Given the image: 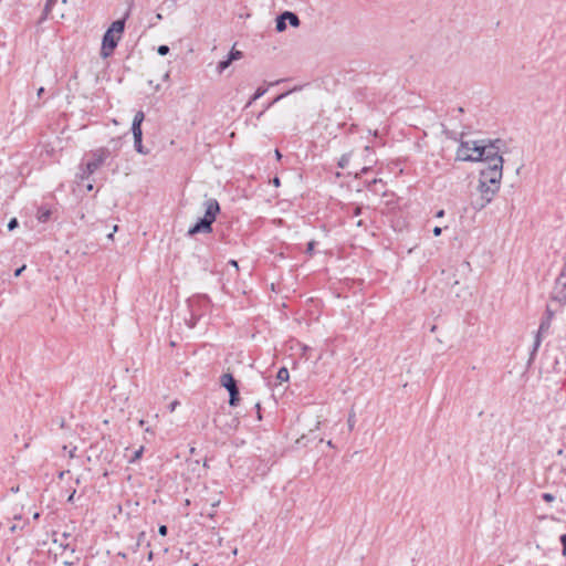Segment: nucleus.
Here are the masks:
<instances>
[{
  "instance_id": "c03bdc74",
  "label": "nucleus",
  "mask_w": 566,
  "mask_h": 566,
  "mask_svg": "<svg viewBox=\"0 0 566 566\" xmlns=\"http://www.w3.org/2000/svg\"><path fill=\"white\" fill-rule=\"evenodd\" d=\"M159 88H160V86H159L158 84H157V85H155V90H156V91H159Z\"/></svg>"
},
{
  "instance_id": "39448f33",
  "label": "nucleus",
  "mask_w": 566,
  "mask_h": 566,
  "mask_svg": "<svg viewBox=\"0 0 566 566\" xmlns=\"http://www.w3.org/2000/svg\"><path fill=\"white\" fill-rule=\"evenodd\" d=\"M481 140H461L455 153V159L460 161H479Z\"/></svg>"
},
{
  "instance_id": "a211bd4d",
  "label": "nucleus",
  "mask_w": 566,
  "mask_h": 566,
  "mask_svg": "<svg viewBox=\"0 0 566 566\" xmlns=\"http://www.w3.org/2000/svg\"><path fill=\"white\" fill-rule=\"evenodd\" d=\"M231 61L239 60L242 57V52L240 51H231L229 54Z\"/></svg>"
},
{
  "instance_id": "6ab92c4d",
  "label": "nucleus",
  "mask_w": 566,
  "mask_h": 566,
  "mask_svg": "<svg viewBox=\"0 0 566 566\" xmlns=\"http://www.w3.org/2000/svg\"><path fill=\"white\" fill-rule=\"evenodd\" d=\"M157 52L159 55H166L169 53V46L167 45H159L157 49Z\"/></svg>"
},
{
  "instance_id": "cd10ccee",
  "label": "nucleus",
  "mask_w": 566,
  "mask_h": 566,
  "mask_svg": "<svg viewBox=\"0 0 566 566\" xmlns=\"http://www.w3.org/2000/svg\"><path fill=\"white\" fill-rule=\"evenodd\" d=\"M441 231H442V230H441V228H439V227H436V228H433V230H432V232H433V234H434L436 237H439V235L441 234Z\"/></svg>"
},
{
  "instance_id": "58836bf2",
  "label": "nucleus",
  "mask_w": 566,
  "mask_h": 566,
  "mask_svg": "<svg viewBox=\"0 0 566 566\" xmlns=\"http://www.w3.org/2000/svg\"><path fill=\"white\" fill-rule=\"evenodd\" d=\"M307 350H308V347H307V346H304V347H303V352H304V354H303V355H306Z\"/></svg>"
},
{
  "instance_id": "b1692460",
  "label": "nucleus",
  "mask_w": 566,
  "mask_h": 566,
  "mask_svg": "<svg viewBox=\"0 0 566 566\" xmlns=\"http://www.w3.org/2000/svg\"><path fill=\"white\" fill-rule=\"evenodd\" d=\"M167 532H168V528L166 525H160L159 528H158V533L161 535V536H166L167 535Z\"/></svg>"
},
{
  "instance_id": "ea45409f",
  "label": "nucleus",
  "mask_w": 566,
  "mask_h": 566,
  "mask_svg": "<svg viewBox=\"0 0 566 566\" xmlns=\"http://www.w3.org/2000/svg\"><path fill=\"white\" fill-rule=\"evenodd\" d=\"M357 227H361L363 226V221L361 220H358L357 223H356Z\"/></svg>"
},
{
  "instance_id": "bb28decb",
  "label": "nucleus",
  "mask_w": 566,
  "mask_h": 566,
  "mask_svg": "<svg viewBox=\"0 0 566 566\" xmlns=\"http://www.w3.org/2000/svg\"><path fill=\"white\" fill-rule=\"evenodd\" d=\"M285 95H287V93H284V94H281L279 95L272 103H270L266 108H269L271 105H273L274 103H276L277 101H280L281 98H283Z\"/></svg>"
},
{
  "instance_id": "412c9836",
  "label": "nucleus",
  "mask_w": 566,
  "mask_h": 566,
  "mask_svg": "<svg viewBox=\"0 0 566 566\" xmlns=\"http://www.w3.org/2000/svg\"><path fill=\"white\" fill-rule=\"evenodd\" d=\"M542 499L546 502H553L555 500V496L551 493H544L542 495Z\"/></svg>"
},
{
  "instance_id": "f03ea898",
  "label": "nucleus",
  "mask_w": 566,
  "mask_h": 566,
  "mask_svg": "<svg viewBox=\"0 0 566 566\" xmlns=\"http://www.w3.org/2000/svg\"><path fill=\"white\" fill-rule=\"evenodd\" d=\"M125 29L124 20L114 21L103 36L101 55L108 57L117 46Z\"/></svg>"
},
{
  "instance_id": "7ed1b4c3",
  "label": "nucleus",
  "mask_w": 566,
  "mask_h": 566,
  "mask_svg": "<svg viewBox=\"0 0 566 566\" xmlns=\"http://www.w3.org/2000/svg\"><path fill=\"white\" fill-rule=\"evenodd\" d=\"M111 151L106 147H99L92 150L87 155L88 159L85 166L81 168V172L78 175L80 179L83 180L94 174L105 163Z\"/></svg>"
},
{
  "instance_id": "9b49d317",
  "label": "nucleus",
  "mask_w": 566,
  "mask_h": 566,
  "mask_svg": "<svg viewBox=\"0 0 566 566\" xmlns=\"http://www.w3.org/2000/svg\"><path fill=\"white\" fill-rule=\"evenodd\" d=\"M134 136V147L135 150L139 154H147V150L144 149L143 146V130L132 132Z\"/></svg>"
},
{
  "instance_id": "de8ad7c7",
  "label": "nucleus",
  "mask_w": 566,
  "mask_h": 566,
  "mask_svg": "<svg viewBox=\"0 0 566 566\" xmlns=\"http://www.w3.org/2000/svg\"><path fill=\"white\" fill-rule=\"evenodd\" d=\"M168 77H169V74H168V73H166V74L164 75V78H168Z\"/></svg>"
},
{
  "instance_id": "423d86ee",
  "label": "nucleus",
  "mask_w": 566,
  "mask_h": 566,
  "mask_svg": "<svg viewBox=\"0 0 566 566\" xmlns=\"http://www.w3.org/2000/svg\"><path fill=\"white\" fill-rule=\"evenodd\" d=\"M478 190L481 196L474 202L473 207L476 210H482L494 199V197L499 192L500 188L479 179Z\"/></svg>"
},
{
  "instance_id": "4468645a",
  "label": "nucleus",
  "mask_w": 566,
  "mask_h": 566,
  "mask_svg": "<svg viewBox=\"0 0 566 566\" xmlns=\"http://www.w3.org/2000/svg\"><path fill=\"white\" fill-rule=\"evenodd\" d=\"M266 93V88L265 87H259L255 93L253 94V96L251 97V99L248 102L247 104V107L251 106V104L253 102H255L256 99H259L260 97H262L264 94Z\"/></svg>"
},
{
  "instance_id": "473e14b6",
  "label": "nucleus",
  "mask_w": 566,
  "mask_h": 566,
  "mask_svg": "<svg viewBox=\"0 0 566 566\" xmlns=\"http://www.w3.org/2000/svg\"><path fill=\"white\" fill-rule=\"evenodd\" d=\"M74 495H75V490L70 494V496L67 497V502H73L74 500Z\"/></svg>"
},
{
  "instance_id": "c756f323",
  "label": "nucleus",
  "mask_w": 566,
  "mask_h": 566,
  "mask_svg": "<svg viewBox=\"0 0 566 566\" xmlns=\"http://www.w3.org/2000/svg\"><path fill=\"white\" fill-rule=\"evenodd\" d=\"M360 213H361V208H360V207H356V208L354 209V217H357V216H359Z\"/></svg>"
},
{
  "instance_id": "79ce46f5",
  "label": "nucleus",
  "mask_w": 566,
  "mask_h": 566,
  "mask_svg": "<svg viewBox=\"0 0 566 566\" xmlns=\"http://www.w3.org/2000/svg\"><path fill=\"white\" fill-rule=\"evenodd\" d=\"M208 516H209V517H213V516H214L213 511H212V512H209V513H208Z\"/></svg>"
},
{
  "instance_id": "e433bc0d",
  "label": "nucleus",
  "mask_w": 566,
  "mask_h": 566,
  "mask_svg": "<svg viewBox=\"0 0 566 566\" xmlns=\"http://www.w3.org/2000/svg\"><path fill=\"white\" fill-rule=\"evenodd\" d=\"M273 182H274V185L279 186L280 185V179L279 178H274Z\"/></svg>"
},
{
  "instance_id": "aec40b11",
  "label": "nucleus",
  "mask_w": 566,
  "mask_h": 566,
  "mask_svg": "<svg viewBox=\"0 0 566 566\" xmlns=\"http://www.w3.org/2000/svg\"><path fill=\"white\" fill-rule=\"evenodd\" d=\"M18 227V220L15 218L11 219L8 223V229L12 231Z\"/></svg>"
},
{
  "instance_id": "a19ab883",
  "label": "nucleus",
  "mask_w": 566,
  "mask_h": 566,
  "mask_svg": "<svg viewBox=\"0 0 566 566\" xmlns=\"http://www.w3.org/2000/svg\"><path fill=\"white\" fill-rule=\"evenodd\" d=\"M367 170H368V168H367V167H363V168H361V172H363V174H365Z\"/></svg>"
},
{
  "instance_id": "f3484780",
  "label": "nucleus",
  "mask_w": 566,
  "mask_h": 566,
  "mask_svg": "<svg viewBox=\"0 0 566 566\" xmlns=\"http://www.w3.org/2000/svg\"><path fill=\"white\" fill-rule=\"evenodd\" d=\"M350 155L352 154H344L340 158H339V161H338V166L340 168H346L350 161Z\"/></svg>"
},
{
  "instance_id": "0eeeda50",
  "label": "nucleus",
  "mask_w": 566,
  "mask_h": 566,
  "mask_svg": "<svg viewBox=\"0 0 566 566\" xmlns=\"http://www.w3.org/2000/svg\"><path fill=\"white\" fill-rule=\"evenodd\" d=\"M502 176L503 164H493L485 166V168L481 169L479 179L500 188Z\"/></svg>"
},
{
  "instance_id": "4be33fe9",
  "label": "nucleus",
  "mask_w": 566,
  "mask_h": 566,
  "mask_svg": "<svg viewBox=\"0 0 566 566\" xmlns=\"http://www.w3.org/2000/svg\"><path fill=\"white\" fill-rule=\"evenodd\" d=\"M560 543L563 545V555L566 556V534L560 536Z\"/></svg>"
},
{
  "instance_id": "f257e3e1",
  "label": "nucleus",
  "mask_w": 566,
  "mask_h": 566,
  "mask_svg": "<svg viewBox=\"0 0 566 566\" xmlns=\"http://www.w3.org/2000/svg\"><path fill=\"white\" fill-rule=\"evenodd\" d=\"M205 216L193 227L188 230V235H195L198 233H211L212 223L214 222L217 214L220 212V206L216 199H208L203 203Z\"/></svg>"
},
{
  "instance_id": "1a4fd4ad",
  "label": "nucleus",
  "mask_w": 566,
  "mask_h": 566,
  "mask_svg": "<svg viewBox=\"0 0 566 566\" xmlns=\"http://www.w3.org/2000/svg\"><path fill=\"white\" fill-rule=\"evenodd\" d=\"M553 298L560 303L566 302V264H564L559 275L555 281Z\"/></svg>"
},
{
  "instance_id": "9d476101",
  "label": "nucleus",
  "mask_w": 566,
  "mask_h": 566,
  "mask_svg": "<svg viewBox=\"0 0 566 566\" xmlns=\"http://www.w3.org/2000/svg\"><path fill=\"white\" fill-rule=\"evenodd\" d=\"M287 21L294 28H297L301 23L298 17L295 13L285 11L276 18V25H275L276 31L277 32L285 31Z\"/></svg>"
},
{
  "instance_id": "c9c22d12",
  "label": "nucleus",
  "mask_w": 566,
  "mask_h": 566,
  "mask_svg": "<svg viewBox=\"0 0 566 566\" xmlns=\"http://www.w3.org/2000/svg\"><path fill=\"white\" fill-rule=\"evenodd\" d=\"M43 92H44V88L40 87L39 91H38V95L41 96Z\"/></svg>"
},
{
  "instance_id": "393cba45",
  "label": "nucleus",
  "mask_w": 566,
  "mask_h": 566,
  "mask_svg": "<svg viewBox=\"0 0 566 566\" xmlns=\"http://www.w3.org/2000/svg\"><path fill=\"white\" fill-rule=\"evenodd\" d=\"M314 247H315V242L314 241L308 242L306 252L312 254L313 251H314Z\"/></svg>"
},
{
  "instance_id": "7c9ffc66",
  "label": "nucleus",
  "mask_w": 566,
  "mask_h": 566,
  "mask_svg": "<svg viewBox=\"0 0 566 566\" xmlns=\"http://www.w3.org/2000/svg\"><path fill=\"white\" fill-rule=\"evenodd\" d=\"M219 504H220V500H219V499H218V500H214V501H212V502H211V507H212V509H214V507H217Z\"/></svg>"
},
{
  "instance_id": "5701e85b",
  "label": "nucleus",
  "mask_w": 566,
  "mask_h": 566,
  "mask_svg": "<svg viewBox=\"0 0 566 566\" xmlns=\"http://www.w3.org/2000/svg\"><path fill=\"white\" fill-rule=\"evenodd\" d=\"M178 405H179L178 400L171 401L170 405L168 406L169 411L174 412Z\"/></svg>"
},
{
  "instance_id": "f704fd0d",
  "label": "nucleus",
  "mask_w": 566,
  "mask_h": 566,
  "mask_svg": "<svg viewBox=\"0 0 566 566\" xmlns=\"http://www.w3.org/2000/svg\"><path fill=\"white\" fill-rule=\"evenodd\" d=\"M230 264H231L232 266L238 268V263H237V261H234V260H231V261H230Z\"/></svg>"
},
{
  "instance_id": "09e8293b",
  "label": "nucleus",
  "mask_w": 566,
  "mask_h": 566,
  "mask_svg": "<svg viewBox=\"0 0 566 566\" xmlns=\"http://www.w3.org/2000/svg\"><path fill=\"white\" fill-rule=\"evenodd\" d=\"M64 474H65V472H61V473H60V478H63V476H64Z\"/></svg>"
},
{
  "instance_id": "2f4dec72",
  "label": "nucleus",
  "mask_w": 566,
  "mask_h": 566,
  "mask_svg": "<svg viewBox=\"0 0 566 566\" xmlns=\"http://www.w3.org/2000/svg\"><path fill=\"white\" fill-rule=\"evenodd\" d=\"M444 216V210H439L437 213H436V217L437 218H442Z\"/></svg>"
},
{
  "instance_id": "2eb2a0df",
  "label": "nucleus",
  "mask_w": 566,
  "mask_h": 566,
  "mask_svg": "<svg viewBox=\"0 0 566 566\" xmlns=\"http://www.w3.org/2000/svg\"><path fill=\"white\" fill-rule=\"evenodd\" d=\"M276 378L280 381H287L289 378H290V374H289L287 368L286 367L280 368L279 371H277Z\"/></svg>"
},
{
  "instance_id": "c85d7f7f",
  "label": "nucleus",
  "mask_w": 566,
  "mask_h": 566,
  "mask_svg": "<svg viewBox=\"0 0 566 566\" xmlns=\"http://www.w3.org/2000/svg\"><path fill=\"white\" fill-rule=\"evenodd\" d=\"M354 416H349L348 418V426H349V429L352 430L354 428Z\"/></svg>"
},
{
  "instance_id": "20e7f679",
  "label": "nucleus",
  "mask_w": 566,
  "mask_h": 566,
  "mask_svg": "<svg viewBox=\"0 0 566 566\" xmlns=\"http://www.w3.org/2000/svg\"><path fill=\"white\" fill-rule=\"evenodd\" d=\"M502 142L500 139L495 140H481L480 153L481 159L479 161H483L486 166L493 164H503V157L501 156V147Z\"/></svg>"
},
{
  "instance_id": "dca6fc26",
  "label": "nucleus",
  "mask_w": 566,
  "mask_h": 566,
  "mask_svg": "<svg viewBox=\"0 0 566 566\" xmlns=\"http://www.w3.org/2000/svg\"><path fill=\"white\" fill-rule=\"evenodd\" d=\"M231 63H232V61L230 60L229 56L226 60L220 61L217 66L218 72L222 73L226 69H228L230 66Z\"/></svg>"
},
{
  "instance_id": "a878e982",
  "label": "nucleus",
  "mask_w": 566,
  "mask_h": 566,
  "mask_svg": "<svg viewBox=\"0 0 566 566\" xmlns=\"http://www.w3.org/2000/svg\"><path fill=\"white\" fill-rule=\"evenodd\" d=\"M25 270V265H22L21 268L17 269L14 272V276L18 277L21 275V273Z\"/></svg>"
},
{
  "instance_id": "37998d69",
  "label": "nucleus",
  "mask_w": 566,
  "mask_h": 566,
  "mask_svg": "<svg viewBox=\"0 0 566 566\" xmlns=\"http://www.w3.org/2000/svg\"><path fill=\"white\" fill-rule=\"evenodd\" d=\"M327 446H328V447H333V443H332V441H331V440H329V441H327Z\"/></svg>"
},
{
  "instance_id": "ddd939ff",
  "label": "nucleus",
  "mask_w": 566,
  "mask_h": 566,
  "mask_svg": "<svg viewBox=\"0 0 566 566\" xmlns=\"http://www.w3.org/2000/svg\"><path fill=\"white\" fill-rule=\"evenodd\" d=\"M548 328H549V321H545V322L541 323L538 332L535 337V342H534V352H536L541 345V342H542L541 334L546 332Z\"/></svg>"
},
{
  "instance_id": "49530a36",
  "label": "nucleus",
  "mask_w": 566,
  "mask_h": 566,
  "mask_svg": "<svg viewBox=\"0 0 566 566\" xmlns=\"http://www.w3.org/2000/svg\"><path fill=\"white\" fill-rule=\"evenodd\" d=\"M161 18H163V17H161V14H160V13H158V14H157V19H159V20H160Z\"/></svg>"
},
{
  "instance_id": "f8f14e48",
  "label": "nucleus",
  "mask_w": 566,
  "mask_h": 566,
  "mask_svg": "<svg viewBox=\"0 0 566 566\" xmlns=\"http://www.w3.org/2000/svg\"><path fill=\"white\" fill-rule=\"evenodd\" d=\"M145 119V114L143 111H138L135 116H134V119H133V124H132V132H137V130H142V124Z\"/></svg>"
},
{
  "instance_id": "a18cd8bd",
  "label": "nucleus",
  "mask_w": 566,
  "mask_h": 566,
  "mask_svg": "<svg viewBox=\"0 0 566 566\" xmlns=\"http://www.w3.org/2000/svg\"><path fill=\"white\" fill-rule=\"evenodd\" d=\"M93 189V186L92 185H88L87 186V190H92Z\"/></svg>"
},
{
  "instance_id": "72a5a7b5",
  "label": "nucleus",
  "mask_w": 566,
  "mask_h": 566,
  "mask_svg": "<svg viewBox=\"0 0 566 566\" xmlns=\"http://www.w3.org/2000/svg\"><path fill=\"white\" fill-rule=\"evenodd\" d=\"M142 452H143V448H142V449H139L138 451H136V453H135V458H139V457H140V454H142Z\"/></svg>"
},
{
  "instance_id": "4c0bfd02",
  "label": "nucleus",
  "mask_w": 566,
  "mask_h": 566,
  "mask_svg": "<svg viewBox=\"0 0 566 566\" xmlns=\"http://www.w3.org/2000/svg\"><path fill=\"white\" fill-rule=\"evenodd\" d=\"M275 155H276V158H277V159H280V158H281V154H280V151H279L277 149L275 150Z\"/></svg>"
},
{
  "instance_id": "6e6552de",
  "label": "nucleus",
  "mask_w": 566,
  "mask_h": 566,
  "mask_svg": "<svg viewBox=\"0 0 566 566\" xmlns=\"http://www.w3.org/2000/svg\"><path fill=\"white\" fill-rule=\"evenodd\" d=\"M220 384L229 391L230 406L234 407L239 402V389L237 387V382L231 374H223L220 377Z\"/></svg>"
}]
</instances>
